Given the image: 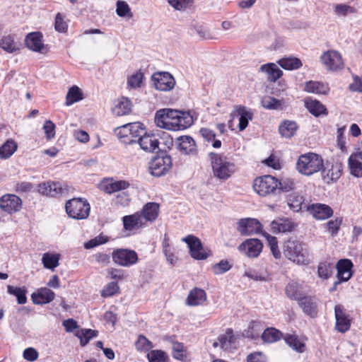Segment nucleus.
Returning <instances> with one entry per match:
<instances>
[{
	"label": "nucleus",
	"mask_w": 362,
	"mask_h": 362,
	"mask_svg": "<svg viewBox=\"0 0 362 362\" xmlns=\"http://www.w3.org/2000/svg\"><path fill=\"white\" fill-rule=\"evenodd\" d=\"M155 122L160 128L179 131L189 127L194 122V117L189 112L165 108L156 112Z\"/></svg>",
	"instance_id": "1"
},
{
	"label": "nucleus",
	"mask_w": 362,
	"mask_h": 362,
	"mask_svg": "<svg viewBox=\"0 0 362 362\" xmlns=\"http://www.w3.org/2000/svg\"><path fill=\"white\" fill-rule=\"evenodd\" d=\"M324 160L321 156L315 153L300 155L296 163V170L305 176H311L322 170Z\"/></svg>",
	"instance_id": "2"
},
{
	"label": "nucleus",
	"mask_w": 362,
	"mask_h": 362,
	"mask_svg": "<svg viewBox=\"0 0 362 362\" xmlns=\"http://www.w3.org/2000/svg\"><path fill=\"white\" fill-rule=\"evenodd\" d=\"M214 176L221 180L230 178L236 171V166L226 156L215 153L209 154Z\"/></svg>",
	"instance_id": "3"
},
{
	"label": "nucleus",
	"mask_w": 362,
	"mask_h": 362,
	"mask_svg": "<svg viewBox=\"0 0 362 362\" xmlns=\"http://www.w3.org/2000/svg\"><path fill=\"white\" fill-rule=\"evenodd\" d=\"M291 188L283 187L281 182L271 175L257 177L253 182L254 190L262 197L276 195L281 191H287Z\"/></svg>",
	"instance_id": "4"
},
{
	"label": "nucleus",
	"mask_w": 362,
	"mask_h": 362,
	"mask_svg": "<svg viewBox=\"0 0 362 362\" xmlns=\"http://www.w3.org/2000/svg\"><path fill=\"white\" fill-rule=\"evenodd\" d=\"M284 256L293 262L305 265L309 263L308 252L304 245L296 240L286 241L283 247Z\"/></svg>",
	"instance_id": "5"
},
{
	"label": "nucleus",
	"mask_w": 362,
	"mask_h": 362,
	"mask_svg": "<svg viewBox=\"0 0 362 362\" xmlns=\"http://www.w3.org/2000/svg\"><path fill=\"white\" fill-rule=\"evenodd\" d=\"M68 216L74 219H86L90 214V206L88 201L83 198H74L65 204Z\"/></svg>",
	"instance_id": "6"
},
{
	"label": "nucleus",
	"mask_w": 362,
	"mask_h": 362,
	"mask_svg": "<svg viewBox=\"0 0 362 362\" xmlns=\"http://www.w3.org/2000/svg\"><path fill=\"white\" fill-rule=\"evenodd\" d=\"M144 125L141 122L128 123L115 129V133L122 142L129 144H136V138L144 132Z\"/></svg>",
	"instance_id": "7"
},
{
	"label": "nucleus",
	"mask_w": 362,
	"mask_h": 362,
	"mask_svg": "<svg viewBox=\"0 0 362 362\" xmlns=\"http://www.w3.org/2000/svg\"><path fill=\"white\" fill-rule=\"evenodd\" d=\"M320 61L326 70L339 71L344 69V64L341 54L333 49L324 52L320 57Z\"/></svg>",
	"instance_id": "8"
},
{
	"label": "nucleus",
	"mask_w": 362,
	"mask_h": 362,
	"mask_svg": "<svg viewBox=\"0 0 362 362\" xmlns=\"http://www.w3.org/2000/svg\"><path fill=\"white\" fill-rule=\"evenodd\" d=\"M231 119L228 122V127L232 128L233 120L238 117V128L240 131H243L248 125L249 121L253 118V112L251 109L243 105H235L233 110L230 114Z\"/></svg>",
	"instance_id": "9"
},
{
	"label": "nucleus",
	"mask_w": 362,
	"mask_h": 362,
	"mask_svg": "<svg viewBox=\"0 0 362 362\" xmlns=\"http://www.w3.org/2000/svg\"><path fill=\"white\" fill-rule=\"evenodd\" d=\"M172 158L170 156L155 157L149 163L151 175L160 177L168 173L172 168Z\"/></svg>",
	"instance_id": "10"
},
{
	"label": "nucleus",
	"mask_w": 362,
	"mask_h": 362,
	"mask_svg": "<svg viewBox=\"0 0 362 362\" xmlns=\"http://www.w3.org/2000/svg\"><path fill=\"white\" fill-rule=\"evenodd\" d=\"M113 262L122 267H129L138 261L136 252L128 249H117L112 254Z\"/></svg>",
	"instance_id": "11"
},
{
	"label": "nucleus",
	"mask_w": 362,
	"mask_h": 362,
	"mask_svg": "<svg viewBox=\"0 0 362 362\" xmlns=\"http://www.w3.org/2000/svg\"><path fill=\"white\" fill-rule=\"evenodd\" d=\"M189 248L191 256L195 259H205L209 254L203 248L200 240L192 235H189L182 239Z\"/></svg>",
	"instance_id": "12"
},
{
	"label": "nucleus",
	"mask_w": 362,
	"mask_h": 362,
	"mask_svg": "<svg viewBox=\"0 0 362 362\" xmlns=\"http://www.w3.org/2000/svg\"><path fill=\"white\" fill-rule=\"evenodd\" d=\"M335 329L341 333H345L351 327V320L350 315L346 313L341 305H337L334 307Z\"/></svg>",
	"instance_id": "13"
},
{
	"label": "nucleus",
	"mask_w": 362,
	"mask_h": 362,
	"mask_svg": "<svg viewBox=\"0 0 362 362\" xmlns=\"http://www.w3.org/2000/svg\"><path fill=\"white\" fill-rule=\"evenodd\" d=\"M175 148L182 155L192 156L197 153V145L194 139L189 136H181L175 140Z\"/></svg>",
	"instance_id": "14"
},
{
	"label": "nucleus",
	"mask_w": 362,
	"mask_h": 362,
	"mask_svg": "<svg viewBox=\"0 0 362 362\" xmlns=\"http://www.w3.org/2000/svg\"><path fill=\"white\" fill-rule=\"evenodd\" d=\"M0 208L4 211L11 214L21 209L22 201L15 194H6L0 198Z\"/></svg>",
	"instance_id": "15"
},
{
	"label": "nucleus",
	"mask_w": 362,
	"mask_h": 362,
	"mask_svg": "<svg viewBox=\"0 0 362 362\" xmlns=\"http://www.w3.org/2000/svg\"><path fill=\"white\" fill-rule=\"evenodd\" d=\"M136 144L144 151L153 153L159 149V141L158 136L153 134L144 132L139 136Z\"/></svg>",
	"instance_id": "16"
},
{
	"label": "nucleus",
	"mask_w": 362,
	"mask_h": 362,
	"mask_svg": "<svg viewBox=\"0 0 362 362\" xmlns=\"http://www.w3.org/2000/svg\"><path fill=\"white\" fill-rule=\"evenodd\" d=\"M153 79L155 88L161 91L170 90L175 84V78L168 72L156 74L153 76Z\"/></svg>",
	"instance_id": "17"
},
{
	"label": "nucleus",
	"mask_w": 362,
	"mask_h": 362,
	"mask_svg": "<svg viewBox=\"0 0 362 362\" xmlns=\"http://www.w3.org/2000/svg\"><path fill=\"white\" fill-rule=\"evenodd\" d=\"M262 225L255 218H243L238 223V230L244 235H251L260 232Z\"/></svg>",
	"instance_id": "18"
},
{
	"label": "nucleus",
	"mask_w": 362,
	"mask_h": 362,
	"mask_svg": "<svg viewBox=\"0 0 362 362\" xmlns=\"http://www.w3.org/2000/svg\"><path fill=\"white\" fill-rule=\"evenodd\" d=\"M263 245L255 238L247 239L238 247L240 251L249 257H257L262 252Z\"/></svg>",
	"instance_id": "19"
},
{
	"label": "nucleus",
	"mask_w": 362,
	"mask_h": 362,
	"mask_svg": "<svg viewBox=\"0 0 362 362\" xmlns=\"http://www.w3.org/2000/svg\"><path fill=\"white\" fill-rule=\"evenodd\" d=\"M236 337L231 329H227L224 334L219 335L217 341L213 343L214 348L220 347L223 350H230L236 346Z\"/></svg>",
	"instance_id": "20"
},
{
	"label": "nucleus",
	"mask_w": 362,
	"mask_h": 362,
	"mask_svg": "<svg viewBox=\"0 0 362 362\" xmlns=\"http://www.w3.org/2000/svg\"><path fill=\"white\" fill-rule=\"evenodd\" d=\"M308 211L317 220H325L331 217L333 210L330 206L325 204L316 203L308 207Z\"/></svg>",
	"instance_id": "21"
},
{
	"label": "nucleus",
	"mask_w": 362,
	"mask_h": 362,
	"mask_svg": "<svg viewBox=\"0 0 362 362\" xmlns=\"http://www.w3.org/2000/svg\"><path fill=\"white\" fill-rule=\"evenodd\" d=\"M26 47L34 52L43 53L45 45L42 42V35L40 32L30 33L25 37Z\"/></svg>",
	"instance_id": "22"
},
{
	"label": "nucleus",
	"mask_w": 362,
	"mask_h": 362,
	"mask_svg": "<svg viewBox=\"0 0 362 362\" xmlns=\"http://www.w3.org/2000/svg\"><path fill=\"white\" fill-rule=\"evenodd\" d=\"M55 298V293L48 288H40L31 296L34 304L42 305L52 302Z\"/></svg>",
	"instance_id": "23"
},
{
	"label": "nucleus",
	"mask_w": 362,
	"mask_h": 362,
	"mask_svg": "<svg viewBox=\"0 0 362 362\" xmlns=\"http://www.w3.org/2000/svg\"><path fill=\"white\" fill-rule=\"evenodd\" d=\"M321 171L322 180L326 183L337 180L341 175V168L339 164H327Z\"/></svg>",
	"instance_id": "24"
},
{
	"label": "nucleus",
	"mask_w": 362,
	"mask_h": 362,
	"mask_svg": "<svg viewBox=\"0 0 362 362\" xmlns=\"http://www.w3.org/2000/svg\"><path fill=\"white\" fill-rule=\"evenodd\" d=\"M160 211L159 204L156 202L146 203L141 211H139L146 222H153L158 216Z\"/></svg>",
	"instance_id": "25"
},
{
	"label": "nucleus",
	"mask_w": 362,
	"mask_h": 362,
	"mask_svg": "<svg viewBox=\"0 0 362 362\" xmlns=\"http://www.w3.org/2000/svg\"><path fill=\"white\" fill-rule=\"evenodd\" d=\"M299 306L303 311L310 317L314 318L317 315V304L315 299L311 296H303L298 301Z\"/></svg>",
	"instance_id": "26"
},
{
	"label": "nucleus",
	"mask_w": 362,
	"mask_h": 362,
	"mask_svg": "<svg viewBox=\"0 0 362 362\" xmlns=\"http://www.w3.org/2000/svg\"><path fill=\"white\" fill-rule=\"evenodd\" d=\"M122 222L124 228L127 230L138 229L146 225L139 212L123 216Z\"/></svg>",
	"instance_id": "27"
},
{
	"label": "nucleus",
	"mask_w": 362,
	"mask_h": 362,
	"mask_svg": "<svg viewBox=\"0 0 362 362\" xmlns=\"http://www.w3.org/2000/svg\"><path fill=\"white\" fill-rule=\"evenodd\" d=\"M353 264L350 259H343L337 264V276L341 281H348L352 276Z\"/></svg>",
	"instance_id": "28"
},
{
	"label": "nucleus",
	"mask_w": 362,
	"mask_h": 362,
	"mask_svg": "<svg viewBox=\"0 0 362 362\" xmlns=\"http://www.w3.org/2000/svg\"><path fill=\"white\" fill-rule=\"evenodd\" d=\"M38 192L43 195L57 197L62 194V188L59 182H47L38 185Z\"/></svg>",
	"instance_id": "29"
},
{
	"label": "nucleus",
	"mask_w": 362,
	"mask_h": 362,
	"mask_svg": "<svg viewBox=\"0 0 362 362\" xmlns=\"http://www.w3.org/2000/svg\"><path fill=\"white\" fill-rule=\"evenodd\" d=\"M206 300V292L202 288H194L190 291L186 302L190 306H197L203 305Z\"/></svg>",
	"instance_id": "30"
},
{
	"label": "nucleus",
	"mask_w": 362,
	"mask_h": 362,
	"mask_svg": "<svg viewBox=\"0 0 362 362\" xmlns=\"http://www.w3.org/2000/svg\"><path fill=\"white\" fill-rule=\"evenodd\" d=\"M131 109L130 100L127 98L122 97L114 102L112 112L116 116H122L129 114Z\"/></svg>",
	"instance_id": "31"
},
{
	"label": "nucleus",
	"mask_w": 362,
	"mask_h": 362,
	"mask_svg": "<svg viewBox=\"0 0 362 362\" xmlns=\"http://www.w3.org/2000/svg\"><path fill=\"white\" fill-rule=\"evenodd\" d=\"M261 105L266 110H281L285 108V101L284 99H277L276 98L265 95L261 100Z\"/></svg>",
	"instance_id": "32"
},
{
	"label": "nucleus",
	"mask_w": 362,
	"mask_h": 362,
	"mask_svg": "<svg viewBox=\"0 0 362 362\" xmlns=\"http://www.w3.org/2000/svg\"><path fill=\"white\" fill-rule=\"evenodd\" d=\"M129 187V183L124 180L114 181L111 180L103 182L102 185L103 191L107 194L119 192L127 189Z\"/></svg>",
	"instance_id": "33"
},
{
	"label": "nucleus",
	"mask_w": 362,
	"mask_h": 362,
	"mask_svg": "<svg viewBox=\"0 0 362 362\" xmlns=\"http://www.w3.org/2000/svg\"><path fill=\"white\" fill-rule=\"evenodd\" d=\"M285 293L288 298L298 301L304 296L303 286L297 282H289L286 288Z\"/></svg>",
	"instance_id": "34"
},
{
	"label": "nucleus",
	"mask_w": 362,
	"mask_h": 362,
	"mask_svg": "<svg viewBox=\"0 0 362 362\" xmlns=\"http://www.w3.org/2000/svg\"><path fill=\"white\" fill-rule=\"evenodd\" d=\"M259 70L267 74V80L275 82L283 74L282 71L274 63L262 65Z\"/></svg>",
	"instance_id": "35"
},
{
	"label": "nucleus",
	"mask_w": 362,
	"mask_h": 362,
	"mask_svg": "<svg viewBox=\"0 0 362 362\" xmlns=\"http://www.w3.org/2000/svg\"><path fill=\"white\" fill-rule=\"evenodd\" d=\"M60 255L46 252L42 255V263L45 268L54 271L59 264Z\"/></svg>",
	"instance_id": "36"
},
{
	"label": "nucleus",
	"mask_w": 362,
	"mask_h": 362,
	"mask_svg": "<svg viewBox=\"0 0 362 362\" xmlns=\"http://www.w3.org/2000/svg\"><path fill=\"white\" fill-rule=\"evenodd\" d=\"M271 228L273 233H286L293 228V224L288 219H279L272 222Z\"/></svg>",
	"instance_id": "37"
},
{
	"label": "nucleus",
	"mask_w": 362,
	"mask_h": 362,
	"mask_svg": "<svg viewBox=\"0 0 362 362\" xmlns=\"http://www.w3.org/2000/svg\"><path fill=\"white\" fill-rule=\"evenodd\" d=\"M305 90L308 93L326 95L328 93L329 88L327 85L317 81H310L305 83Z\"/></svg>",
	"instance_id": "38"
},
{
	"label": "nucleus",
	"mask_w": 362,
	"mask_h": 362,
	"mask_svg": "<svg viewBox=\"0 0 362 362\" xmlns=\"http://www.w3.org/2000/svg\"><path fill=\"white\" fill-rule=\"evenodd\" d=\"M305 107L312 115L316 117L327 114L326 107L318 100H307Z\"/></svg>",
	"instance_id": "39"
},
{
	"label": "nucleus",
	"mask_w": 362,
	"mask_h": 362,
	"mask_svg": "<svg viewBox=\"0 0 362 362\" xmlns=\"http://www.w3.org/2000/svg\"><path fill=\"white\" fill-rule=\"evenodd\" d=\"M359 158L351 155L348 159L349 168L351 174L356 177H362V163Z\"/></svg>",
	"instance_id": "40"
},
{
	"label": "nucleus",
	"mask_w": 362,
	"mask_h": 362,
	"mask_svg": "<svg viewBox=\"0 0 362 362\" xmlns=\"http://www.w3.org/2000/svg\"><path fill=\"white\" fill-rule=\"evenodd\" d=\"M297 129L298 126L296 123L293 121L289 120L284 121L279 127V133L282 136L286 138H291L293 136Z\"/></svg>",
	"instance_id": "41"
},
{
	"label": "nucleus",
	"mask_w": 362,
	"mask_h": 362,
	"mask_svg": "<svg viewBox=\"0 0 362 362\" xmlns=\"http://www.w3.org/2000/svg\"><path fill=\"white\" fill-rule=\"evenodd\" d=\"M286 343L298 353L305 351V343L295 334H288L284 338Z\"/></svg>",
	"instance_id": "42"
},
{
	"label": "nucleus",
	"mask_w": 362,
	"mask_h": 362,
	"mask_svg": "<svg viewBox=\"0 0 362 362\" xmlns=\"http://www.w3.org/2000/svg\"><path fill=\"white\" fill-rule=\"evenodd\" d=\"M16 149V143L12 139L7 140L0 147V158L4 159L10 158L14 153Z\"/></svg>",
	"instance_id": "43"
},
{
	"label": "nucleus",
	"mask_w": 362,
	"mask_h": 362,
	"mask_svg": "<svg viewBox=\"0 0 362 362\" xmlns=\"http://www.w3.org/2000/svg\"><path fill=\"white\" fill-rule=\"evenodd\" d=\"M282 334L278 329L271 327L266 329L262 334V339L266 343H274L281 338Z\"/></svg>",
	"instance_id": "44"
},
{
	"label": "nucleus",
	"mask_w": 362,
	"mask_h": 362,
	"mask_svg": "<svg viewBox=\"0 0 362 362\" xmlns=\"http://www.w3.org/2000/svg\"><path fill=\"white\" fill-rule=\"evenodd\" d=\"M82 99L83 94L81 89L78 86H74L69 88L66 94V105H71Z\"/></svg>",
	"instance_id": "45"
},
{
	"label": "nucleus",
	"mask_w": 362,
	"mask_h": 362,
	"mask_svg": "<svg viewBox=\"0 0 362 362\" xmlns=\"http://www.w3.org/2000/svg\"><path fill=\"white\" fill-rule=\"evenodd\" d=\"M278 63L283 69L287 70L297 69L302 66L301 61L296 57L282 58Z\"/></svg>",
	"instance_id": "46"
},
{
	"label": "nucleus",
	"mask_w": 362,
	"mask_h": 362,
	"mask_svg": "<svg viewBox=\"0 0 362 362\" xmlns=\"http://www.w3.org/2000/svg\"><path fill=\"white\" fill-rule=\"evenodd\" d=\"M7 291L9 294L13 295L17 298L18 304H25L27 301L26 290L25 288L14 287L8 285L7 286Z\"/></svg>",
	"instance_id": "47"
},
{
	"label": "nucleus",
	"mask_w": 362,
	"mask_h": 362,
	"mask_svg": "<svg viewBox=\"0 0 362 362\" xmlns=\"http://www.w3.org/2000/svg\"><path fill=\"white\" fill-rule=\"evenodd\" d=\"M76 336L80 339L81 345L84 346L92 338L97 336V332L90 329H81L78 331Z\"/></svg>",
	"instance_id": "48"
},
{
	"label": "nucleus",
	"mask_w": 362,
	"mask_h": 362,
	"mask_svg": "<svg viewBox=\"0 0 362 362\" xmlns=\"http://www.w3.org/2000/svg\"><path fill=\"white\" fill-rule=\"evenodd\" d=\"M303 202V197L296 194H289L287 199L289 208L293 211H299L301 209Z\"/></svg>",
	"instance_id": "49"
},
{
	"label": "nucleus",
	"mask_w": 362,
	"mask_h": 362,
	"mask_svg": "<svg viewBox=\"0 0 362 362\" xmlns=\"http://www.w3.org/2000/svg\"><path fill=\"white\" fill-rule=\"evenodd\" d=\"M263 235L265 237L274 257L276 259L280 258L281 252L278 248V242L276 238L267 233H264Z\"/></svg>",
	"instance_id": "50"
},
{
	"label": "nucleus",
	"mask_w": 362,
	"mask_h": 362,
	"mask_svg": "<svg viewBox=\"0 0 362 362\" xmlns=\"http://www.w3.org/2000/svg\"><path fill=\"white\" fill-rule=\"evenodd\" d=\"M0 47L11 53L17 49L16 43L11 36H5L0 40Z\"/></svg>",
	"instance_id": "51"
},
{
	"label": "nucleus",
	"mask_w": 362,
	"mask_h": 362,
	"mask_svg": "<svg viewBox=\"0 0 362 362\" xmlns=\"http://www.w3.org/2000/svg\"><path fill=\"white\" fill-rule=\"evenodd\" d=\"M116 13L120 17H127L129 18L132 17V13L129 5L123 1L117 2Z\"/></svg>",
	"instance_id": "52"
},
{
	"label": "nucleus",
	"mask_w": 362,
	"mask_h": 362,
	"mask_svg": "<svg viewBox=\"0 0 362 362\" xmlns=\"http://www.w3.org/2000/svg\"><path fill=\"white\" fill-rule=\"evenodd\" d=\"M231 268L230 264L227 260H221L218 263L214 264L211 269L214 274L220 275L228 272Z\"/></svg>",
	"instance_id": "53"
},
{
	"label": "nucleus",
	"mask_w": 362,
	"mask_h": 362,
	"mask_svg": "<svg viewBox=\"0 0 362 362\" xmlns=\"http://www.w3.org/2000/svg\"><path fill=\"white\" fill-rule=\"evenodd\" d=\"M119 289V287L117 282H110L101 291V296L104 298L110 297L117 293Z\"/></svg>",
	"instance_id": "54"
},
{
	"label": "nucleus",
	"mask_w": 362,
	"mask_h": 362,
	"mask_svg": "<svg viewBox=\"0 0 362 362\" xmlns=\"http://www.w3.org/2000/svg\"><path fill=\"white\" fill-rule=\"evenodd\" d=\"M346 130V126H342L337 128V146L342 151L344 152L346 150V139L344 137V132Z\"/></svg>",
	"instance_id": "55"
},
{
	"label": "nucleus",
	"mask_w": 362,
	"mask_h": 362,
	"mask_svg": "<svg viewBox=\"0 0 362 362\" xmlns=\"http://www.w3.org/2000/svg\"><path fill=\"white\" fill-rule=\"evenodd\" d=\"M149 362H166V356L163 351L153 350L147 354Z\"/></svg>",
	"instance_id": "56"
},
{
	"label": "nucleus",
	"mask_w": 362,
	"mask_h": 362,
	"mask_svg": "<svg viewBox=\"0 0 362 362\" xmlns=\"http://www.w3.org/2000/svg\"><path fill=\"white\" fill-rule=\"evenodd\" d=\"M43 130L47 140L53 139L55 136V124L49 119L45 122Z\"/></svg>",
	"instance_id": "57"
},
{
	"label": "nucleus",
	"mask_w": 362,
	"mask_h": 362,
	"mask_svg": "<svg viewBox=\"0 0 362 362\" xmlns=\"http://www.w3.org/2000/svg\"><path fill=\"white\" fill-rule=\"evenodd\" d=\"M318 276L322 279H327L332 274V267L330 264L321 262L317 268Z\"/></svg>",
	"instance_id": "58"
},
{
	"label": "nucleus",
	"mask_w": 362,
	"mask_h": 362,
	"mask_svg": "<svg viewBox=\"0 0 362 362\" xmlns=\"http://www.w3.org/2000/svg\"><path fill=\"white\" fill-rule=\"evenodd\" d=\"M135 345L139 351H148L152 347L151 342L143 335L139 336Z\"/></svg>",
	"instance_id": "59"
},
{
	"label": "nucleus",
	"mask_w": 362,
	"mask_h": 362,
	"mask_svg": "<svg viewBox=\"0 0 362 362\" xmlns=\"http://www.w3.org/2000/svg\"><path fill=\"white\" fill-rule=\"evenodd\" d=\"M143 79V74L141 72H137L132 75L127 81V84L131 88H135L140 86Z\"/></svg>",
	"instance_id": "60"
},
{
	"label": "nucleus",
	"mask_w": 362,
	"mask_h": 362,
	"mask_svg": "<svg viewBox=\"0 0 362 362\" xmlns=\"http://www.w3.org/2000/svg\"><path fill=\"white\" fill-rule=\"evenodd\" d=\"M341 224V218H336L334 220H330L326 223L328 230L330 232V233L333 236L337 234Z\"/></svg>",
	"instance_id": "61"
},
{
	"label": "nucleus",
	"mask_w": 362,
	"mask_h": 362,
	"mask_svg": "<svg viewBox=\"0 0 362 362\" xmlns=\"http://www.w3.org/2000/svg\"><path fill=\"white\" fill-rule=\"evenodd\" d=\"M169 4L176 10H184L192 2V0H168Z\"/></svg>",
	"instance_id": "62"
},
{
	"label": "nucleus",
	"mask_w": 362,
	"mask_h": 362,
	"mask_svg": "<svg viewBox=\"0 0 362 362\" xmlns=\"http://www.w3.org/2000/svg\"><path fill=\"white\" fill-rule=\"evenodd\" d=\"M260 324L258 322H252L247 331V336L251 339H257L259 335Z\"/></svg>",
	"instance_id": "63"
},
{
	"label": "nucleus",
	"mask_w": 362,
	"mask_h": 362,
	"mask_svg": "<svg viewBox=\"0 0 362 362\" xmlns=\"http://www.w3.org/2000/svg\"><path fill=\"white\" fill-rule=\"evenodd\" d=\"M349 88L352 92L362 93V80L358 76H353V82L349 84Z\"/></svg>",
	"instance_id": "64"
}]
</instances>
